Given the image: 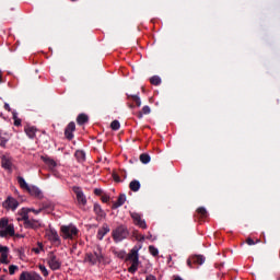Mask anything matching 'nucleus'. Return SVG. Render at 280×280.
I'll return each mask as SVG.
<instances>
[{"label":"nucleus","mask_w":280,"mask_h":280,"mask_svg":"<svg viewBox=\"0 0 280 280\" xmlns=\"http://www.w3.org/2000/svg\"><path fill=\"white\" fill-rule=\"evenodd\" d=\"M60 233L63 240H77L78 235H80V230L73 223H70L61 225Z\"/></svg>","instance_id":"nucleus-1"},{"label":"nucleus","mask_w":280,"mask_h":280,"mask_svg":"<svg viewBox=\"0 0 280 280\" xmlns=\"http://www.w3.org/2000/svg\"><path fill=\"white\" fill-rule=\"evenodd\" d=\"M83 261L84 264H89V266H95V264H102V261H104V254H102V249L86 253Z\"/></svg>","instance_id":"nucleus-2"},{"label":"nucleus","mask_w":280,"mask_h":280,"mask_svg":"<svg viewBox=\"0 0 280 280\" xmlns=\"http://www.w3.org/2000/svg\"><path fill=\"white\" fill-rule=\"evenodd\" d=\"M14 224H10L8 219H0V237H14Z\"/></svg>","instance_id":"nucleus-3"},{"label":"nucleus","mask_w":280,"mask_h":280,"mask_svg":"<svg viewBox=\"0 0 280 280\" xmlns=\"http://www.w3.org/2000/svg\"><path fill=\"white\" fill-rule=\"evenodd\" d=\"M128 261L131 266L128 268V272L135 273L139 270V249L132 248L128 254Z\"/></svg>","instance_id":"nucleus-4"},{"label":"nucleus","mask_w":280,"mask_h":280,"mask_svg":"<svg viewBox=\"0 0 280 280\" xmlns=\"http://www.w3.org/2000/svg\"><path fill=\"white\" fill-rule=\"evenodd\" d=\"M130 235L128 228L126 225H119L112 232V237L114 242H124Z\"/></svg>","instance_id":"nucleus-5"},{"label":"nucleus","mask_w":280,"mask_h":280,"mask_svg":"<svg viewBox=\"0 0 280 280\" xmlns=\"http://www.w3.org/2000/svg\"><path fill=\"white\" fill-rule=\"evenodd\" d=\"M50 270H60L62 268V260L54 252H49L46 259Z\"/></svg>","instance_id":"nucleus-6"},{"label":"nucleus","mask_w":280,"mask_h":280,"mask_svg":"<svg viewBox=\"0 0 280 280\" xmlns=\"http://www.w3.org/2000/svg\"><path fill=\"white\" fill-rule=\"evenodd\" d=\"M2 207H3V209H5V211H16V209H19V200H16L12 196H9L2 202Z\"/></svg>","instance_id":"nucleus-7"},{"label":"nucleus","mask_w":280,"mask_h":280,"mask_svg":"<svg viewBox=\"0 0 280 280\" xmlns=\"http://www.w3.org/2000/svg\"><path fill=\"white\" fill-rule=\"evenodd\" d=\"M72 191L77 196V202L78 205H80L81 207H86V196L84 195V191H82V188L74 186L72 188Z\"/></svg>","instance_id":"nucleus-8"},{"label":"nucleus","mask_w":280,"mask_h":280,"mask_svg":"<svg viewBox=\"0 0 280 280\" xmlns=\"http://www.w3.org/2000/svg\"><path fill=\"white\" fill-rule=\"evenodd\" d=\"M12 155H10L9 153L1 155V167H3V170H7L8 172H12Z\"/></svg>","instance_id":"nucleus-9"},{"label":"nucleus","mask_w":280,"mask_h":280,"mask_svg":"<svg viewBox=\"0 0 280 280\" xmlns=\"http://www.w3.org/2000/svg\"><path fill=\"white\" fill-rule=\"evenodd\" d=\"M10 248L8 246L0 245V264L8 266L10 264Z\"/></svg>","instance_id":"nucleus-10"},{"label":"nucleus","mask_w":280,"mask_h":280,"mask_svg":"<svg viewBox=\"0 0 280 280\" xmlns=\"http://www.w3.org/2000/svg\"><path fill=\"white\" fill-rule=\"evenodd\" d=\"M46 236L51 242L55 244V246H60V236L58 235V232L55 230H48L46 232Z\"/></svg>","instance_id":"nucleus-11"},{"label":"nucleus","mask_w":280,"mask_h":280,"mask_svg":"<svg viewBox=\"0 0 280 280\" xmlns=\"http://www.w3.org/2000/svg\"><path fill=\"white\" fill-rule=\"evenodd\" d=\"M131 218L136 226H139L140 229H148V224H145V220L141 218V214L133 212L131 213Z\"/></svg>","instance_id":"nucleus-12"},{"label":"nucleus","mask_w":280,"mask_h":280,"mask_svg":"<svg viewBox=\"0 0 280 280\" xmlns=\"http://www.w3.org/2000/svg\"><path fill=\"white\" fill-rule=\"evenodd\" d=\"M20 280H43V277L36 272L23 271L20 275Z\"/></svg>","instance_id":"nucleus-13"},{"label":"nucleus","mask_w":280,"mask_h":280,"mask_svg":"<svg viewBox=\"0 0 280 280\" xmlns=\"http://www.w3.org/2000/svg\"><path fill=\"white\" fill-rule=\"evenodd\" d=\"M30 218V208H22L18 211V222H23V224L26 222V220Z\"/></svg>","instance_id":"nucleus-14"},{"label":"nucleus","mask_w":280,"mask_h":280,"mask_svg":"<svg viewBox=\"0 0 280 280\" xmlns=\"http://www.w3.org/2000/svg\"><path fill=\"white\" fill-rule=\"evenodd\" d=\"M73 132H75V122L71 121L65 129V137L68 139V141L73 139Z\"/></svg>","instance_id":"nucleus-15"},{"label":"nucleus","mask_w":280,"mask_h":280,"mask_svg":"<svg viewBox=\"0 0 280 280\" xmlns=\"http://www.w3.org/2000/svg\"><path fill=\"white\" fill-rule=\"evenodd\" d=\"M108 233H110V226L104 223L102 228L98 229L96 237L97 240L102 241L104 240V236L108 235Z\"/></svg>","instance_id":"nucleus-16"},{"label":"nucleus","mask_w":280,"mask_h":280,"mask_svg":"<svg viewBox=\"0 0 280 280\" xmlns=\"http://www.w3.org/2000/svg\"><path fill=\"white\" fill-rule=\"evenodd\" d=\"M24 132L28 139H36V132H38V129L34 126H26L24 128Z\"/></svg>","instance_id":"nucleus-17"},{"label":"nucleus","mask_w":280,"mask_h":280,"mask_svg":"<svg viewBox=\"0 0 280 280\" xmlns=\"http://www.w3.org/2000/svg\"><path fill=\"white\" fill-rule=\"evenodd\" d=\"M40 160L47 165L49 170H54L58 164L54 161V159L47 156V155H42Z\"/></svg>","instance_id":"nucleus-18"},{"label":"nucleus","mask_w":280,"mask_h":280,"mask_svg":"<svg viewBox=\"0 0 280 280\" xmlns=\"http://www.w3.org/2000/svg\"><path fill=\"white\" fill-rule=\"evenodd\" d=\"M40 226V221L35 219H27L24 223L25 229H38Z\"/></svg>","instance_id":"nucleus-19"},{"label":"nucleus","mask_w":280,"mask_h":280,"mask_svg":"<svg viewBox=\"0 0 280 280\" xmlns=\"http://www.w3.org/2000/svg\"><path fill=\"white\" fill-rule=\"evenodd\" d=\"M8 141H10V133L5 131H0V147L5 148Z\"/></svg>","instance_id":"nucleus-20"},{"label":"nucleus","mask_w":280,"mask_h":280,"mask_svg":"<svg viewBox=\"0 0 280 280\" xmlns=\"http://www.w3.org/2000/svg\"><path fill=\"white\" fill-rule=\"evenodd\" d=\"M27 191L31 196H35V198H43V191L36 186H30Z\"/></svg>","instance_id":"nucleus-21"},{"label":"nucleus","mask_w":280,"mask_h":280,"mask_svg":"<svg viewBox=\"0 0 280 280\" xmlns=\"http://www.w3.org/2000/svg\"><path fill=\"white\" fill-rule=\"evenodd\" d=\"M94 212L97 215V220H104V218H106V212L102 210L100 205H94Z\"/></svg>","instance_id":"nucleus-22"},{"label":"nucleus","mask_w":280,"mask_h":280,"mask_svg":"<svg viewBox=\"0 0 280 280\" xmlns=\"http://www.w3.org/2000/svg\"><path fill=\"white\" fill-rule=\"evenodd\" d=\"M126 203V195H120L116 202L113 205V209H119L122 205Z\"/></svg>","instance_id":"nucleus-23"},{"label":"nucleus","mask_w":280,"mask_h":280,"mask_svg":"<svg viewBox=\"0 0 280 280\" xmlns=\"http://www.w3.org/2000/svg\"><path fill=\"white\" fill-rule=\"evenodd\" d=\"M192 264H196V266H202L205 264V257L202 255H195L191 256Z\"/></svg>","instance_id":"nucleus-24"},{"label":"nucleus","mask_w":280,"mask_h":280,"mask_svg":"<svg viewBox=\"0 0 280 280\" xmlns=\"http://www.w3.org/2000/svg\"><path fill=\"white\" fill-rule=\"evenodd\" d=\"M86 121H89V116L86 114H80L77 117V122L79 124V126H84V124H86Z\"/></svg>","instance_id":"nucleus-25"},{"label":"nucleus","mask_w":280,"mask_h":280,"mask_svg":"<svg viewBox=\"0 0 280 280\" xmlns=\"http://www.w3.org/2000/svg\"><path fill=\"white\" fill-rule=\"evenodd\" d=\"M150 113H152V109L150 108V106L145 105L142 107L141 112H138V117L139 119H142L143 115H150Z\"/></svg>","instance_id":"nucleus-26"},{"label":"nucleus","mask_w":280,"mask_h":280,"mask_svg":"<svg viewBox=\"0 0 280 280\" xmlns=\"http://www.w3.org/2000/svg\"><path fill=\"white\" fill-rule=\"evenodd\" d=\"M129 188L131 191H139V189H141V183H139V180H132L129 184Z\"/></svg>","instance_id":"nucleus-27"},{"label":"nucleus","mask_w":280,"mask_h":280,"mask_svg":"<svg viewBox=\"0 0 280 280\" xmlns=\"http://www.w3.org/2000/svg\"><path fill=\"white\" fill-rule=\"evenodd\" d=\"M18 183L22 189H26V191L30 189V185H27V182H25V178L18 177Z\"/></svg>","instance_id":"nucleus-28"},{"label":"nucleus","mask_w":280,"mask_h":280,"mask_svg":"<svg viewBox=\"0 0 280 280\" xmlns=\"http://www.w3.org/2000/svg\"><path fill=\"white\" fill-rule=\"evenodd\" d=\"M128 100H132L138 107L141 106V97L139 95H128Z\"/></svg>","instance_id":"nucleus-29"},{"label":"nucleus","mask_w":280,"mask_h":280,"mask_svg":"<svg viewBox=\"0 0 280 280\" xmlns=\"http://www.w3.org/2000/svg\"><path fill=\"white\" fill-rule=\"evenodd\" d=\"M150 155L148 153H142L140 155V161L141 163H143L144 165H148V163H150Z\"/></svg>","instance_id":"nucleus-30"},{"label":"nucleus","mask_w":280,"mask_h":280,"mask_svg":"<svg viewBox=\"0 0 280 280\" xmlns=\"http://www.w3.org/2000/svg\"><path fill=\"white\" fill-rule=\"evenodd\" d=\"M149 253L153 257H159V248H156L154 245L149 246Z\"/></svg>","instance_id":"nucleus-31"},{"label":"nucleus","mask_w":280,"mask_h":280,"mask_svg":"<svg viewBox=\"0 0 280 280\" xmlns=\"http://www.w3.org/2000/svg\"><path fill=\"white\" fill-rule=\"evenodd\" d=\"M150 82L154 86H159V84H161V78L159 75H154L150 79Z\"/></svg>","instance_id":"nucleus-32"},{"label":"nucleus","mask_w":280,"mask_h":280,"mask_svg":"<svg viewBox=\"0 0 280 280\" xmlns=\"http://www.w3.org/2000/svg\"><path fill=\"white\" fill-rule=\"evenodd\" d=\"M38 268L43 277H49V270L47 269V267H45V265H39Z\"/></svg>","instance_id":"nucleus-33"},{"label":"nucleus","mask_w":280,"mask_h":280,"mask_svg":"<svg viewBox=\"0 0 280 280\" xmlns=\"http://www.w3.org/2000/svg\"><path fill=\"white\" fill-rule=\"evenodd\" d=\"M197 213L200 215V218H207V209L205 207L198 208Z\"/></svg>","instance_id":"nucleus-34"},{"label":"nucleus","mask_w":280,"mask_h":280,"mask_svg":"<svg viewBox=\"0 0 280 280\" xmlns=\"http://www.w3.org/2000/svg\"><path fill=\"white\" fill-rule=\"evenodd\" d=\"M114 255L118 257V259H125L126 258V252L125 250H114Z\"/></svg>","instance_id":"nucleus-35"},{"label":"nucleus","mask_w":280,"mask_h":280,"mask_svg":"<svg viewBox=\"0 0 280 280\" xmlns=\"http://www.w3.org/2000/svg\"><path fill=\"white\" fill-rule=\"evenodd\" d=\"M110 128H112V130H119V128H121L119 120H113L110 124Z\"/></svg>","instance_id":"nucleus-36"},{"label":"nucleus","mask_w":280,"mask_h":280,"mask_svg":"<svg viewBox=\"0 0 280 280\" xmlns=\"http://www.w3.org/2000/svg\"><path fill=\"white\" fill-rule=\"evenodd\" d=\"M12 115H13V119H14V126H21V119L16 115V112H13Z\"/></svg>","instance_id":"nucleus-37"},{"label":"nucleus","mask_w":280,"mask_h":280,"mask_svg":"<svg viewBox=\"0 0 280 280\" xmlns=\"http://www.w3.org/2000/svg\"><path fill=\"white\" fill-rule=\"evenodd\" d=\"M75 156H77V159H79V161H84V159H85L83 151H77Z\"/></svg>","instance_id":"nucleus-38"},{"label":"nucleus","mask_w":280,"mask_h":280,"mask_svg":"<svg viewBox=\"0 0 280 280\" xmlns=\"http://www.w3.org/2000/svg\"><path fill=\"white\" fill-rule=\"evenodd\" d=\"M16 270H19V266H15V265L9 266V275H14Z\"/></svg>","instance_id":"nucleus-39"},{"label":"nucleus","mask_w":280,"mask_h":280,"mask_svg":"<svg viewBox=\"0 0 280 280\" xmlns=\"http://www.w3.org/2000/svg\"><path fill=\"white\" fill-rule=\"evenodd\" d=\"M259 240H257L256 242L253 238L246 240V244H248V246H255V244H259Z\"/></svg>","instance_id":"nucleus-40"},{"label":"nucleus","mask_w":280,"mask_h":280,"mask_svg":"<svg viewBox=\"0 0 280 280\" xmlns=\"http://www.w3.org/2000/svg\"><path fill=\"white\" fill-rule=\"evenodd\" d=\"M28 210H30V213H35V215H38V213L43 211V208H39L38 210L34 208H28Z\"/></svg>","instance_id":"nucleus-41"},{"label":"nucleus","mask_w":280,"mask_h":280,"mask_svg":"<svg viewBox=\"0 0 280 280\" xmlns=\"http://www.w3.org/2000/svg\"><path fill=\"white\" fill-rule=\"evenodd\" d=\"M113 178H114L115 183H121V178L119 177V175L113 174Z\"/></svg>","instance_id":"nucleus-42"},{"label":"nucleus","mask_w":280,"mask_h":280,"mask_svg":"<svg viewBox=\"0 0 280 280\" xmlns=\"http://www.w3.org/2000/svg\"><path fill=\"white\" fill-rule=\"evenodd\" d=\"M192 264H194V258H188L187 259V266L189 267V268H194V266H192Z\"/></svg>","instance_id":"nucleus-43"},{"label":"nucleus","mask_w":280,"mask_h":280,"mask_svg":"<svg viewBox=\"0 0 280 280\" xmlns=\"http://www.w3.org/2000/svg\"><path fill=\"white\" fill-rule=\"evenodd\" d=\"M4 109H7L8 113L12 112V108L10 107V104H8V103L4 104Z\"/></svg>","instance_id":"nucleus-44"},{"label":"nucleus","mask_w":280,"mask_h":280,"mask_svg":"<svg viewBox=\"0 0 280 280\" xmlns=\"http://www.w3.org/2000/svg\"><path fill=\"white\" fill-rule=\"evenodd\" d=\"M145 280H156V277L149 275L147 276Z\"/></svg>","instance_id":"nucleus-45"},{"label":"nucleus","mask_w":280,"mask_h":280,"mask_svg":"<svg viewBox=\"0 0 280 280\" xmlns=\"http://www.w3.org/2000/svg\"><path fill=\"white\" fill-rule=\"evenodd\" d=\"M138 240H139V242H144L145 241V236L140 235Z\"/></svg>","instance_id":"nucleus-46"},{"label":"nucleus","mask_w":280,"mask_h":280,"mask_svg":"<svg viewBox=\"0 0 280 280\" xmlns=\"http://www.w3.org/2000/svg\"><path fill=\"white\" fill-rule=\"evenodd\" d=\"M103 202H108V197H103Z\"/></svg>","instance_id":"nucleus-47"},{"label":"nucleus","mask_w":280,"mask_h":280,"mask_svg":"<svg viewBox=\"0 0 280 280\" xmlns=\"http://www.w3.org/2000/svg\"><path fill=\"white\" fill-rule=\"evenodd\" d=\"M33 250H34V253H36V254L40 253V249H38V248H34Z\"/></svg>","instance_id":"nucleus-48"},{"label":"nucleus","mask_w":280,"mask_h":280,"mask_svg":"<svg viewBox=\"0 0 280 280\" xmlns=\"http://www.w3.org/2000/svg\"><path fill=\"white\" fill-rule=\"evenodd\" d=\"M94 192H95L96 195H100V189H95Z\"/></svg>","instance_id":"nucleus-49"},{"label":"nucleus","mask_w":280,"mask_h":280,"mask_svg":"<svg viewBox=\"0 0 280 280\" xmlns=\"http://www.w3.org/2000/svg\"><path fill=\"white\" fill-rule=\"evenodd\" d=\"M0 280H7L5 276H0Z\"/></svg>","instance_id":"nucleus-50"},{"label":"nucleus","mask_w":280,"mask_h":280,"mask_svg":"<svg viewBox=\"0 0 280 280\" xmlns=\"http://www.w3.org/2000/svg\"><path fill=\"white\" fill-rule=\"evenodd\" d=\"M172 259V257L171 256H168V261Z\"/></svg>","instance_id":"nucleus-51"},{"label":"nucleus","mask_w":280,"mask_h":280,"mask_svg":"<svg viewBox=\"0 0 280 280\" xmlns=\"http://www.w3.org/2000/svg\"><path fill=\"white\" fill-rule=\"evenodd\" d=\"M71 1H77V0H71Z\"/></svg>","instance_id":"nucleus-52"},{"label":"nucleus","mask_w":280,"mask_h":280,"mask_svg":"<svg viewBox=\"0 0 280 280\" xmlns=\"http://www.w3.org/2000/svg\"><path fill=\"white\" fill-rule=\"evenodd\" d=\"M0 82H1V77H0Z\"/></svg>","instance_id":"nucleus-53"}]
</instances>
